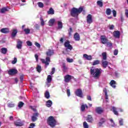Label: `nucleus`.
I'll list each match as a JSON object with an SVG mask.
<instances>
[{"mask_svg": "<svg viewBox=\"0 0 128 128\" xmlns=\"http://www.w3.org/2000/svg\"><path fill=\"white\" fill-rule=\"evenodd\" d=\"M86 22L88 24H92V16L90 14H88L86 16Z\"/></svg>", "mask_w": 128, "mask_h": 128, "instance_id": "nucleus-11", "label": "nucleus"}, {"mask_svg": "<svg viewBox=\"0 0 128 128\" xmlns=\"http://www.w3.org/2000/svg\"><path fill=\"white\" fill-rule=\"evenodd\" d=\"M16 34H18V30L14 29L12 30V32L11 34L12 38H16Z\"/></svg>", "mask_w": 128, "mask_h": 128, "instance_id": "nucleus-22", "label": "nucleus"}, {"mask_svg": "<svg viewBox=\"0 0 128 128\" xmlns=\"http://www.w3.org/2000/svg\"><path fill=\"white\" fill-rule=\"evenodd\" d=\"M95 110L96 112L98 114H102L104 112V109L102 107H96Z\"/></svg>", "mask_w": 128, "mask_h": 128, "instance_id": "nucleus-13", "label": "nucleus"}, {"mask_svg": "<svg viewBox=\"0 0 128 128\" xmlns=\"http://www.w3.org/2000/svg\"><path fill=\"white\" fill-rule=\"evenodd\" d=\"M46 106L48 108H50L52 105V102L50 100H48L46 102Z\"/></svg>", "mask_w": 128, "mask_h": 128, "instance_id": "nucleus-25", "label": "nucleus"}, {"mask_svg": "<svg viewBox=\"0 0 128 128\" xmlns=\"http://www.w3.org/2000/svg\"><path fill=\"white\" fill-rule=\"evenodd\" d=\"M83 126L84 128H88V123L86 122H84Z\"/></svg>", "mask_w": 128, "mask_h": 128, "instance_id": "nucleus-43", "label": "nucleus"}, {"mask_svg": "<svg viewBox=\"0 0 128 128\" xmlns=\"http://www.w3.org/2000/svg\"><path fill=\"white\" fill-rule=\"evenodd\" d=\"M54 54V50L49 49L46 52V56H47V57H46V60L41 59L42 64H44L46 68L48 66H50V57L52 56H53Z\"/></svg>", "mask_w": 128, "mask_h": 128, "instance_id": "nucleus-1", "label": "nucleus"}, {"mask_svg": "<svg viewBox=\"0 0 128 128\" xmlns=\"http://www.w3.org/2000/svg\"><path fill=\"white\" fill-rule=\"evenodd\" d=\"M118 50H115L114 52V56H118Z\"/></svg>", "mask_w": 128, "mask_h": 128, "instance_id": "nucleus-54", "label": "nucleus"}, {"mask_svg": "<svg viewBox=\"0 0 128 128\" xmlns=\"http://www.w3.org/2000/svg\"><path fill=\"white\" fill-rule=\"evenodd\" d=\"M83 58L86 60H92V56L91 55H88V54H84Z\"/></svg>", "mask_w": 128, "mask_h": 128, "instance_id": "nucleus-15", "label": "nucleus"}, {"mask_svg": "<svg viewBox=\"0 0 128 128\" xmlns=\"http://www.w3.org/2000/svg\"><path fill=\"white\" fill-rule=\"evenodd\" d=\"M47 124L50 128H54L56 126V120L53 116H50L47 119Z\"/></svg>", "mask_w": 128, "mask_h": 128, "instance_id": "nucleus-4", "label": "nucleus"}, {"mask_svg": "<svg viewBox=\"0 0 128 128\" xmlns=\"http://www.w3.org/2000/svg\"><path fill=\"white\" fill-rule=\"evenodd\" d=\"M24 32L26 34H30V28H24Z\"/></svg>", "mask_w": 128, "mask_h": 128, "instance_id": "nucleus-36", "label": "nucleus"}, {"mask_svg": "<svg viewBox=\"0 0 128 128\" xmlns=\"http://www.w3.org/2000/svg\"><path fill=\"white\" fill-rule=\"evenodd\" d=\"M22 42L20 40H18L17 41L16 48H18L19 50H20L22 48Z\"/></svg>", "mask_w": 128, "mask_h": 128, "instance_id": "nucleus-19", "label": "nucleus"}, {"mask_svg": "<svg viewBox=\"0 0 128 128\" xmlns=\"http://www.w3.org/2000/svg\"><path fill=\"white\" fill-rule=\"evenodd\" d=\"M102 66L103 68H106L108 66V61H104V60H102Z\"/></svg>", "mask_w": 128, "mask_h": 128, "instance_id": "nucleus-18", "label": "nucleus"}, {"mask_svg": "<svg viewBox=\"0 0 128 128\" xmlns=\"http://www.w3.org/2000/svg\"><path fill=\"white\" fill-rule=\"evenodd\" d=\"M0 32L2 34H8L10 32V29L8 28H2L0 30Z\"/></svg>", "mask_w": 128, "mask_h": 128, "instance_id": "nucleus-17", "label": "nucleus"}, {"mask_svg": "<svg viewBox=\"0 0 128 128\" xmlns=\"http://www.w3.org/2000/svg\"><path fill=\"white\" fill-rule=\"evenodd\" d=\"M27 46H32V43L30 41H27L26 42Z\"/></svg>", "mask_w": 128, "mask_h": 128, "instance_id": "nucleus-51", "label": "nucleus"}, {"mask_svg": "<svg viewBox=\"0 0 128 128\" xmlns=\"http://www.w3.org/2000/svg\"><path fill=\"white\" fill-rule=\"evenodd\" d=\"M34 123H31L30 124V126H29V128H34Z\"/></svg>", "mask_w": 128, "mask_h": 128, "instance_id": "nucleus-61", "label": "nucleus"}, {"mask_svg": "<svg viewBox=\"0 0 128 128\" xmlns=\"http://www.w3.org/2000/svg\"><path fill=\"white\" fill-rule=\"evenodd\" d=\"M14 124L16 126H24V123L20 120H17L15 122H14Z\"/></svg>", "mask_w": 128, "mask_h": 128, "instance_id": "nucleus-16", "label": "nucleus"}, {"mask_svg": "<svg viewBox=\"0 0 128 128\" xmlns=\"http://www.w3.org/2000/svg\"><path fill=\"white\" fill-rule=\"evenodd\" d=\"M100 60H95L93 62L92 66H96L98 64H100Z\"/></svg>", "mask_w": 128, "mask_h": 128, "instance_id": "nucleus-35", "label": "nucleus"}, {"mask_svg": "<svg viewBox=\"0 0 128 128\" xmlns=\"http://www.w3.org/2000/svg\"><path fill=\"white\" fill-rule=\"evenodd\" d=\"M112 112L116 116H118V112L116 111V108L114 106L112 107Z\"/></svg>", "mask_w": 128, "mask_h": 128, "instance_id": "nucleus-27", "label": "nucleus"}, {"mask_svg": "<svg viewBox=\"0 0 128 128\" xmlns=\"http://www.w3.org/2000/svg\"><path fill=\"white\" fill-rule=\"evenodd\" d=\"M48 14H54V9L52 8H50L49 10L48 11Z\"/></svg>", "mask_w": 128, "mask_h": 128, "instance_id": "nucleus-32", "label": "nucleus"}, {"mask_svg": "<svg viewBox=\"0 0 128 128\" xmlns=\"http://www.w3.org/2000/svg\"><path fill=\"white\" fill-rule=\"evenodd\" d=\"M102 69L101 68H90V73L92 78H94L96 80L100 78V74H102Z\"/></svg>", "mask_w": 128, "mask_h": 128, "instance_id": "nucleus-3", "label": "nucleus"}, {"mask_svg": "<svg viewBox=\"0 0 128 128\" xmlns=\"http://www.w3.org/2000/svg\"><path fill=\"white\" fill-rule=\"evenodd\" d=\"M110 122L112 124V126H114V120H112V119H110Z\"/></svg>", "mask_w": 128, "mask_h": 128, "instance_id": "nucleus-62", "label": "nucleus"}, {"mask_svg": "<svg viewBox=\"0 0 128 128\" xmlns=\"http://www.w3.org/2000/svg\"><path fill=\"white\" fill-rule=\"evenodd\" d=\"M97 4H98V6H100V8H102V6H104V4L102 3V1H98Z\"/></svg>", "mask_w": 128, "mask_h": 128, "instance_id": "nucleus-40", "label": "nucleus"}, {"mask_svg": "<svg viewBox=\"0 0 128 128\" xmlns=\"http://www.w3.org/2000/svg\"><path fill=\"white\" fill-rule=\"evenodd\" d=\"M125 14L126 18H128V9L125 10Z\"/></svg>", "mask_w": 128, "mask_h": 128, "instance_id": "nucleus-64", "label": "nucleus"}, {"mask_svg": "<svg viewBox=\"0 0 128 128\" xmlns=\"http://www.w3.org/2000/svg\"><path fill=\"white\" fill-rule=\"evenodd\" d=\"M40 20L41 26H44V18H42V17L40 18Z\"/></svg>", "mask_w": 128, "mask_h": 128, "instance_id": "nucleus-42", "label": "nucleus"}, {"mask_svg": "<svg viewBox=\"0 0 128 128\" xmlns=\"http://www.w3.org/2000/svg\"><path fill=\"white\" fill-rule=\"evenodd\" d=\"M74 40L76 42H78L80 40V34L78 32H76L74 34Z\"/></svg>", "mask_w": 128, "mask_h": 128, "instance_id": "nucleus-14", "label": "nucleus"}, {"mask_svg": "<svg viewBox=\"0 0 128 128\" xmlns=\"http://www.w3.org/2000/svg\"><path fill=\"white\" fill-rule=\"evenodd\" d=\"M24 103L22 102H20L18 104V108H22L24 106Z\"/></svg>", "mask_w": 128, "mask_h": 128, "instance_id": "nucleus-39", "label": "nucleus"}, {"mask_svg": "<svg viewBox=\"0 0 128 128\" xmlns=\"http://www.w3.org/2000/svg\"><path fill=\"white\" fill-rule=\"evenodd\" d=\"M55 22L56 20L54 19H50L48 22V25L50 26H52Z\"/></svg>", "mask_w": 128, "mask_h": 128, "instance_id": "nucleus-24", "label": "nucleus"}, {"mask_svg": "<svg viewBox=\"0 0 128 128\" xmlns=\"http://www.w3.org/2000/svg\"><path fill=\"white\" fill-rule=\"evenodd\" d=\"M87 100L92 102V96H87Z\"/></svg>", "mask_w": 128, "mask_h": 128, "instance_id": "nucleus-60", "label": "nucleus"}, {"mask_svg": "<svg viewBox=\"0 0 128 128\" xmlns=\"http://www.w3.org/2000/svg\"><path fill=\"white\" fill-rule=\"evenodd\" d=\"M58 28L59 30L62 28V22L60 21H58Z\"/></svg>", "mask_w": 128, "mask_h": 128, "instance_id": "nucleus-34", "label": "nucleus"}, {"mask_svg": "<svg viewBox=\"0 0 128 128\" xmlns=\"http://www.w3.org/2000/svg\"><path fill=\"white\" fill-rule=\"evenodd\" d=\"M17 62H18V59L16 58H14V60L12 62V64H16Z\"/></svg>", "mask_w": 128, "mask_h": 128, "instance_id": "nucleus-46", "label": "nucleus"}, {"mask_svg": "<svg viewBox=\"0 0 128 128\" xmlns=\"http://www.w3.org/2000/svg\"><path fill=\"white\" fill-rule=\"evenodd\" d=\"M8 8H2L0 10V12L2 14H4V12H8Z\"/></svg>", "mask_w": 128, "mask_h": 128, "instance_id": "nucleus-37", "label": "nucleus"}, {"mask_svg": "<svg viewBox=\"0 0 128 128\" xmlns=\"http://www.w3.org/2000/svg\"><path fill=\"white\" fill-rule=\"evenodd\" d=\"M119 124L120 126H124V120L121 119L119 120Z\"/></svg>", "mask_w": 128, "mask_h": 128, "instance_id": "nucleus-56", "label": "nucleus"}, {"mask_svg": "<svg viewBox=\"0 0 128 128\" xmlns=\"http://www.w3.org/2000/svg\"><path fill=\"white\" fill-rule=\"evenodd\" d=\"M56 72V68H52V72H50V74L52 75V74H54V72Z\"/></svg>", "mask_w": 128, "mask_h": 128, "instance_id": "nucleus-49", "label": "nucleus"}, {"mask_svg": "<svg viewBox=\"0 0 128 128\" xmlns=\"http://www.w3.org/2000/svg\"><path fill=\"white\" fill-rule=\"evenodd\" d=\"M106 44V46L108 48H112V42H108V41Z\"/></svg>", "mask_w": 128, "mask_h": 128, "instance_id": "nucleus-41", "label": "nucleus"}, {"mask_svg": "<svg viewBox=\"0 0 128 128\" xmlns=\"http://www.w3.org/2000/svg\"><path fill=\"white\" fill-rule=\"evenodd\" d=\"M52 76L48 75V76L46 82L48 84H50L52 82Z\"/></svg>", "mask_w": 128, "mask_h": 128, "instance_id": "nucleus-28", "label": "nucleus"}, {"mask_svg": "<svg viewBox=\"0 0 128 128\" xmlns=\"http://www.w3.org/2000/svg\"><path fill=\"white\" fill-rule=\"evenodd\" d=\"M112 12L114 18H116V10H112Z\"/></svg>", "mask_w": 128, "mask_h": 128, "instance_id": "nucleus-52", "label": "nucleus"}, {"mask_svg": "<svg viewBox=\"0 0 128 128\" xmlns=\"http://www.w3.org/2000/svg\"><path fill=\"white\" fill-rule=\"evenodd\" d=\"M86 120L88 122H94V118H92V116L88 115Z\"/></svg>", "mask_w": 128, "mask_h": 128, "instance_id": "nucleus-20", "label": "nucleus"}, {"mask_svg": "<svg viewBox=\"0 0 128 128\" xmlns=\"http://www.w3.org/2000/svg\"><path fill=\"white\" fill-rule=\"evenodd\" d=\"M18 72L16 69L12 68L11 70H10L8 71V74L10 76H14V74H18Z\"/></svg>", "mask_w": 128, "mask_h": 128, "instance_id": "nucleus-8", "label": "nucleus"}, {"mask_svg": "<svg viewBox=\"0 0 128 128\" xmlns=\"http://www.w3.org/2000/svg\"><path fill=\"white\" fill-rule=\"evenodd\" d=\"M75 94L79 98H83L84 94L82 93V89L80 88L76 89L75 92Z\"/></svg>", "mask_w": 128, "mask_h": 128, "instance_id": "nucleus-5", "label": "nucleus"}, {"mask_svg": "<svg viewBox=\"0 0 128 128\" xmlns=\"http://www.w3.org/2000/svg\"><path fill=\"white\" fill-rule=\"evenodd\" d=\"M44 96L48 100L50 98V92L48 91H46L44 93Z\"/></svg>", "mask_w": 128, "mask_h": 128, "instance_id": "nucleus-29", "label": "nucleus"}, {"mask_svg": "<svg viewBox=\"0 0 128 128\" xmlns=\"http://www.w3.org/2000/svg\"><path fill=\"white\" fill-rule=\"evenodd\" d=\"M62 68H63L62 71L64 72H66V70H68V67H66V63L62 64Z\"/></svg>", "mask_w": 128, "mask_h": 128, "instance_id": "nucleus-30", "label": "nucleus"}, {"mask_svg": "<svg viewBox=\"0 0 128 128\" xmlns=\"http://www.w3.org/2000/svg\"><path fill=\"white\" fill-rule=\"evenodd\" d=\"M72 78H74V76H72L70 74H67L64 77V80L65 82L68 83L70 82Z\"/></svg>", "mask_w": 128, "mask_h": 128, "instance_id": "nucleus-6", "label": "nucleus"}, {"mask_svg": "<svg viewBox=\"0 0 128 128\" xmlns=\"http://www.w3.org/2000/svg\"><path fill=\"white\" fill-rule=\"evenodd\" d=\"M113 36L114 38H120V32L118 30H115L113 32Z\"/></svg>", "mask_w": 128, "mask_h": 128, "instance_id": "nucleus-12", "label": "nucleus"}, {"mask_svg": "<svg viewBox=\"0 0 128 128\" xmlns=\"http://www.w3.org/2000/svg\"><path fill=\"white\" fill-rule=\"evenodd\" d=\"M66 60H67L68 62H74V59H72V58H66Z\"/></svg>", "mask_w": 128, "mask_h": 128, "instance_id": "nucleus-48", "label": "nucleus"}, {"mask_svg": "<svg viewBox=\"0 0 128 128\" xmlns=\"http://www.w3.org/2000/svg\"><path fill=\"white\" fill-rule=\"evenodd\" d=\"M108 28H109L110 30H114V24H112V25L110 24L108 26Z\"/></svg>", "mask_w": 128, "mask_h": 128, "instance_id": "nucleus-50", "label": "nucleus"}, {"mask_svg": "<svg viewBox=\"0 0 128 128\" xmlns=\"http://www.w3.org/2000/svg\"><path fill=\"white\" fill-rule=\"evenodd\" d=\"M24 76L22 74L20 76V80L21 82H22V80H24Z\"/></svg>", "mask_w": 128, "mask_h": 128, "instance_id": "nucleus-57", "label": "nucleus"}, {"mask_svg": "<svg viewBox=\"0 0 128 128\" xmlns=\"http://www.w3.org/2000/svg\"><path fill=\"white\" fill-rule=\"evenodd\" d=\"M0 52L3 54H6L8 52V49L6 48H3L0 50Z\"/></svg>", "mask_w": 128, "mask_h": 128, "instance_id": "nucleus-26", "label": "nucleus"}, {"mask_svg": "<svg viewBox=\"0 0 128 128\" xmlns=\"http://www.w3.org/2000/svg\"><path fill=\"white\" fill-rule=\"evenodd\" d=\"M110 84L113 88H116V82L114 80H112Z\"/></svg>", "mask_w": 128, "mask_h": 128, "instance_id": "nucleus-23", "label": "nucleus"}, {"mask_svg": "<svg viewBox=\"0 0 128 128\" xmlns=\"http://www.w3.org/2000/svg\"><path fill=\"white\" fill-rule=\"evenodd\" d=\"M100 40L102 44H106L107 42H108V40L104 36H100Z\"/></svg>", "mask_w": 128, "mask_h": 128, "instance_id": "nucleus-9", "label": "nucleus"}, {"mask_svg": "<svg viewBox=\"0 0 128 128\" xmlns=\"http://www.w3.org/2000/svg\"><path fill=\"white\" fill-rule=\"evenodd\" d=\"M66 94H67L68 96H70V89H67Z\"/></svg>", "mask_w": 128, "mask_h": 128, "instance_id": "nucleus-55", "label": "nucleus"}, {"mask_svg": "<svg viewBox=\"0 0 128 128\" xmlns=\"http://www.w3.org/2000/svg\"><path fill=\"white\" fill-rule=\"evenodd\" d=\"M106 12L107 16H110V14H112V10H110V8H108L106 10Z\"/></svg>", "mask_w": 128, "mask_h": 128, "instance_id": "nucleus-33", "label": "nucleus"}, {"mask_svg": "<svg viewBox=\"0 0 128 128\" xmlns=\"http://www.w3.org/2000/svg\"><path fill=\"white\" fill-rule=\"evenodd\" d=\"M82 12H84V8L80 6L78 8L74 7L70 10V14L72 18H78V14H82Z\"/></svg>", "mask_w": 128, "mask_h": 128, "instance_id": "nucleus-2", "label": "nucleus"}, {"mask_svg": "<svg viewBox=\"0 0 128 128\" xmlns=\"http://www.w3.org/2000/svg\"><path fill=\"white\" fill-rule=\"evenodd\" d=\"M70 42L68 40H66L64 43V46L65 48H67L68 50H72V46L70 45Z\"/></svg>", "mask_w": 128, "mask_h": 128, "instance_id": "nucleus-7", "label": "nucleus"}, {"mask_svg": "<svg viewBox=\"0 0 128 128\" xmlns=\"http://www.w3.org/2000/svg\"><path fill=\"white\" fill-rule=\"evenodd\" d=\"M103 92H104L105 96H106V94H108V90H106V88H104Z\"/></svg>", "mask_w": 128, "mask_h": 128, "instance_id": "nucleus-59", "label": "nucleus"}, {"mask_svg": "<svg viewBox=\"0 0 128 128\" xmlns=\"http://www.w3.org/2000/svg\"><path fill=\"white\" fill-rule=\"evenodd\" d=\"M36 60L37 62H38V56L37 54H35L34 55Z\"/></svg>", "mask_w": 128, "mask_h": 128, "instance_id": "nucleus-63", "label": "nucleus"}, {"mask_svg": "<svg viewBox=\"0 0 128 128\" xmlns=\"http://www.w3.org/2000/svg\"><path fill=\"white\" fill-rule=\"evenodd\" d=\"M8 106L9 108H14V104L12 103H9L8 104Z\"/></svg>", "mask_w": 128, "mask_h": 128, "instance_id": "nucleus-53", "label": "nucleus"}, {"mask_svg": "<svg viewBox=\"0 0 128 128\" xmlns=\"http://www.w3.org/2000/svg\"><path fill=\"white\" fill-rule=\"evenodd\" d=\"M104 122H106V119L104 118H101L100 119V122L98 124V126H102Z\"/></svg>", "mask_w": 128, "mask_h": 128, "instance_id": "nucleus-21", "label": "nucleus"}, {"mask_svg": "<svg viewBox=\"0 0 128 128\" xmlns=\"http://www.w3.org/2000/svg\"><path fill=\"white\" fill-rule=\"evenodd\" d=\"M36 69L38 72H42V66L40 65L37 66Z\"/></svg>", "mask_w": 128, "mask_h": 128, "instance_id": "nucleus-38", "label": "nucleus"}, {"mask_svg": "<svg viewBox=\"0 0 128 128\" xmlns=\"http://www.w3.org/2000/svg\"><path fill=\"white\" fill-rule=\"evenodd\" d=\"M40 114H38V112L33 114V116H32V121L33 122H34L38 120V116Z\"/></svg>", "mask_w": 128, "mask_h": 128, "instance_id": "nucleus-10", "label": "nucleus"}, {"mask_svg": "<svg viewBox=\"0 0 128 128\" xmlns=\"http://www.w3.org/2000/svg\"><path fill=\"white\" fill-rule=\"evenodd\" d=\"M38 6H39V8H43L44 7V4L42 2H38Z\"/></svg>", "mask_w": 128, "mask_h": 128, "instance_id": "nucleus-47", "label": "nucleus"}, {"mask_svg": "<svg viewBox=\"0 0 128 128\" xmlns=\"http://www.w3.org/2000/svg\"><path fill=\"white\" fill-rule=\"evenodd\" d=\"M35 46H36L38 48H40V44L38 42H35Z\"/></svg>", "mask_w": 128, "mask_h": 128, "instance_id": "nucleus-58", "label": "nucleus"}, {"mask_svg": "<svg viewBox=\"0 0 128 128\" xmlns=\"http://www.w3.org/2000/svg\"><path fill=\"white\" fill-rule=\"evenodd\" d=\"M86 110V106L84 104H82L81 106V112H84Z\"/></svg>", "mask_w": 128, "mask_h": 128, "instance_id": "nucleus-45", "label": "nucleus"}, {"mask_svg": "<svg viewBox=\"0 0 128 128\" xmlns=\"http://www.w3.org/2000/svg\"><path fill=\"white\" fill-rule=\"evenodd\" d=\"M68 35L69 36H72V32L73 30H72V28L71 27L70 28L69 30H68Z\"/></svg>", "mask_w": 128, "mask_h": 128, "instance_id": "nucleus-44", "label": "nucleus"}, {"mask_svg": "<svg viewBox=\"0 0 128 128\" xmlns=\"http://www.w3.org/2000/svg\"><path fill=\"white\" fill-rule=\"evenodd\" d=\"M102 60H106V58H107L106 52H103L102 53Z\"/></svg>", "mask_w": 128, "mask_h": 128, "instance_id": "nucleus-31", "label": "nucleus"}]
</instances>
